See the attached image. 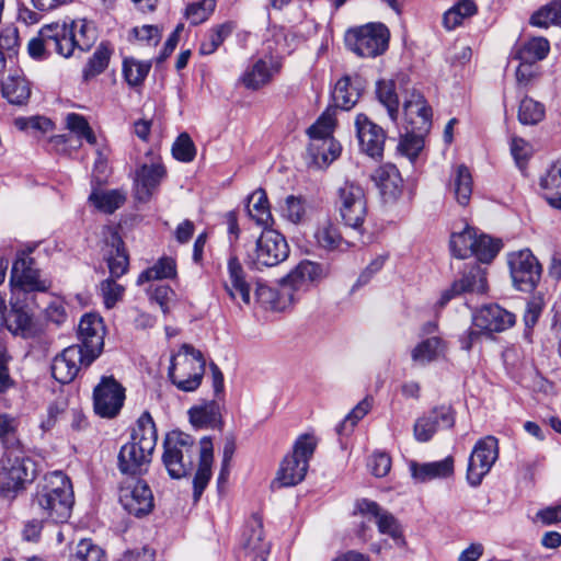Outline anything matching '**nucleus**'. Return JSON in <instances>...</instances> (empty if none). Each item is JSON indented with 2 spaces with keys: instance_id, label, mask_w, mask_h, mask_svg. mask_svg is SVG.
Here are the masks:
<instances>
[{
  "instance_id": "obj_37",
  "label": "nucleus",
  "mask_w": 561,
  "mask_h": 561,
  "mask_svg": "<svg viewBox=\"0 0 561 561\" xmlns=\"http://www.w3.org/2000/svg\"><path fill=\"white\" fill-rule=\"evenodd\" d=\"M448 191L459 205L467 206L469 204L472 194V176L466 165L461 164L456 168L450 176Z\"/></svg>"
},
{
  "instance_id": "obj_19",
  "label": "nucleus",
  "mask_w": 561,
  "mask_h": 561,
  "mask_svg": "<svg viewBox=\"0 0 561 561\" xmlns=\"http://www.w3.org/2000/svg\"><path fill=\"white\" fill-rule=\"evenodd\" d=\"M488 289L486 272L479 264H473L463 271L461 277L444 289L437 301L439 308L445 307L451 299L463 294H484Z\"/></svg>"
},
{
  "instance_id": "obj_43",
  "label": "nucleus",
  "mask_w": 561,
  "mask_h": 561,
  "mask_svg": "<svg viewBox=\"0 0 561 561\" xmlns=\"http://www.w3.org/2000/svg\"><path fill=\"white\" fill-rule=\"evenodd\" d=\"M478 11L473 0H460L444 13L443 25L446 30H454L461 25L466 19L471 18Z\"/></svg>"
},
{
  "instance_id": "obj_9",
  "label": "nucleus",
  "mask_w": 561,
  "mask_h": 561,
  "mask_svg": "<svg viewBox=\"0 0 561 561\" xmlns=\"http://www.w3.org/2000/svg\"><path fill=\"white\" fill-rule=\"evenodd\" d=\"M289 255V247L283 234L274 229H264L254 248L248 252L247 263L251 268L273 267Z\"/></svg>"
},
{
  "instance_id": "obj_64",
  "label": "nucleus",
  "mask_w": 561,
  "mask_h": 561,
  "mask_svg": "<svg viewBox=\"0 0 561 561\" xmlns=\"http://www.w3.org/2000/svg\"><path fill=\"white\" fill-rule=\"evenodd\" d=\"M16 46L18 33L15 30L0 35V72L5 69L7 59L12 61L13 56L16 54Z\"/></svg>"
},
{
  "instance_id": "obj_48",
  "label": "nucleus",
  "mask_w": 561,
  "mask_h": 561,
  "mask_svg": "<svg viewBox=\"0 0 561 561\" xmlns=\"http://www.w3.org/2000/svg\"><path fill=\"white\" fill-rule=\"evenodd\" d=\"M477 231L473 228H466L459 233H454L450 240V248L458 259H466L473 254Z\"/></svg>"
},
{
  "instance_id": "obj_22",
  "label": "nucleus",
  "mask_w": 561,
  "mask_h": 561,
  "mask_svg": "<svg viewBox=\"0 0 561 561\" xmlns=\"http://www.w3.org/2000/svg\"><path fill=\"white\" fill-rule=\"evenodd\" d=\"M104 324L94 313L84 314L78 327L79 344L88 353V362H93L101 354L104 345Z\"/></svg>"
},
{
  "instance_id": "obj_45",
  "label": "nucleus",
  "mask_w": 561,
  "mask_h": 561,
  "mask_svg": "<svg viewBox=\"0 0 561 561\" xmlns=\"http://www.w3.org/2000/svg\"><path fill=\"white\" fill-rule=\"evenodd\" d=\"M175 276H176L175 260L170 256H162L152 266L145 270L138 276L137 284L141 285L146 282L173 278Z\"/></svg>"
},
{
  "instance_id": "obj_28",
  "label": "nucleus",
  "mask_w": 561,
  "mask_h": 561,
  "mask_svg": "<svg viewBox=\"0 0 561 561\" xmlns=\"http://www.w3.org/2000/svg\"><path fill=\"white\" fill-rule=\"evenodd\" d=\"M279 69V61L273 57H270L268 59H257L244 71L241 77V81L247 89L259 90L267 84Z\"/></svg>"
},
{
  "instance_id": "obj_60",
  "label": "nucleus",
  "mask_w": 561,
  "mask_h": 561,
  "mask_svg": "<svg viewBox=\"0 0 561 561\" xmlns=\"http://www.w3.org/2000/svg\"><path fill=\"white\" fill-rule=\"evenodd\" d=\"M216 7L215 0H201L193 2L186 8V19L194 25L205 22L214 12Z\"/></svg>"
},
{
  "instance_id": "obj_35",
  "label": "nucleus",
  "mask_w": 561,
  "mask_h": 561,
  "mask_svg": "<svg viewBox=\"0 0 561 561\" xmlns=\"http://www.w3.org/2000/svg\"><path fill=\"white\" fill-rule=\"evenodd\" d=\"M412 477L419 482H425L436 478H446L454 472V459L448 456L443 460L419 465L411 462Z\"/></svg>"
},
{
  "instance_id": "obj_33",
  "label": "nucleus",
  "mask_w": 561,
  "mask_h": 561,
  "mask_svg": "<svg viewBox=\"0 0 561 561\" xmlns=\"http://www.w3.org/2000/svg\"><path fill=\"white\" fill-rule=\"evenodd\" d=\"M243 548L253 554V561H266L270 545L264 541L263 526L260 518L253 517L244 530Z\"/></svg>"
},
{
  "instance_id": "obj_21",
  "label": "nucleus",
  "mask_w": 561,
  "mask_h": 561,
  "mask_svg": "<svg viewBox=\"0 0 561 561\" xmlns=\"http://www.w3.org/2000/svg\"><path fill=\"white\" fill-rule=\"evenodd\" d=\"M119 502L129 514L137 517L148 514L153 507L151 490L147 483L138 479L122 484Z\"/></svg>"
},
{
  "instance_id": "obj_34",
  "label": "nucleus",
  "mask_w": 561,
  "mask_h": 561,
  "mask_svg": "<svg viewBox=\"0 0 561 561\" xmlns=\"http://www.w3.org/2000/svg\"><path fill=\"white\" fill-rule=\"evenodd\" d=\"M229 284L225 285V289L230 298L237 301L238 296L245 305L250 304V286L245 280L243 267L236 256H231L228 261Z\"/></svg>"
},
{
  "instance_id": "obj_44",
  "label": "nucleus",
  "mask_w": 561,
  "mask_h": 561,
  "mask_svg": "<svg viewBox=\"0 0 561 561\" xmlns=\"http://www.w3.org/2000/svg\"><path fill=\"white\" fill-rule=\"evenodd\" d=\"M550 44L545 37H534L523 43L517 50L516 58L519 61L536 64L547 57Z\"/></svg>"
},
{
  "instance_id": "obj_11",
  "label": "nucleus",
  "mask_w": 561,
  "mask_h": 561,
  "mask_svg": "<svg viewBox=\"0 0 561 561\" xmlns=\"http://www.w3.org/2000/svg\"><path fill=\"white\" fill-rule=\"evenodd\" d=\"M515 320L514 313L499 305L482 307L473 314V327L480 331L469 329L461 339V347L469 351L473 342L479 337L480 332L493 333L505 331L515 323Z\"/></svg>"
},
{
  "instance_id": "obj_50",
  "label": "nucleus",
  "mask_w": 561,
  "mask_h": 561,
  "mask_svg": "<svg viewBox=\"0 0 561 561\" xmlns=\"http://www.w3.org/2000/svg\"><path fill=\"white\" fill-rule=\"evenodd\" d=\"M545 105L531 98L525 96L519 104L518 121L523 125H537L545 118Z\"/></svg>"
},
{
  "instance_id": "obj_38",
  "label": "nucleus",
  "mask_w": 561,
  "mask_h": 561,
  "mask_svg": "<svg viewBox=\"0 0 561 561\" xmlns=\"http://www.w3.org/2000/svg\"><path fill=\"white\" fill-rule=\"evenodd\" d=\"M445 348V342L439 336H430L413 347L411 357L415 365L425 366L438 359Z\"/></svg>"
},
{
  "instance_id": "obj_17",
  "label": "nucleus",
  "mask_w": 561,
  "mask_h": 561,
  "mask_svg": "<svg viewBox=\"0 0 561 561\" xmlns=\"http://www.w3.org/2000/svg\"><path fill=\"white\" fill-rule=\"evenodd\" d=\"M125 389L112 376L102 377L93 391L94 411L102 417H114L122 409Z\"/></svg>"
},
{
  "instance_id": "obj_25",
  "label": "nucleus",
  "mask_w": 561,
  "mask_h": 561,
  "mask_svg": "<svg viewBox=\"0 0 561 561\" xmlns=\"http://www.w3.org/2000/svg\"><path fill=\"white\" fill-rule=\"evenodd\" d=\"M357 508L363 515L369 516V520L374 519L380 534L388 535L398 545L404 543L401 526L391 513L366 499L358 502Z\"/></svg>"
},
{
  "instance_id": "obj_46",
  "label": "nucleus",
  "mask_w": 561,
  "mask_h": 561,
  "mask_svg": "<svg viewBox=\"0 0 561 561\" xmlns=\"http://www.w3.org/2000/svg\"><path fill=\"white\" fill-rule=\"evenodd\" d=\"M396 89V83L392 80H380L376 87L377 99L386 107L392 122L397 121L399 113V99Z\"/></svg>"
},
{
  "instance_id": "obj_13",
  "label": "nucleus",
  "mask_w": 561,
  "mask_h": 561,
  "mask_svg": "<svg viewBox=\"0 0 561 561\" xmlns=\"http://www.w3.org/2000/svg\"><path fill=\"white\" fill-rule=\"evenodd\" d=\"M11 309L5 316L4 324L14 335L30 337L34 333L33 312L36 307L35 296H26L15 289L10 299Z\"/></svg>"
},
{
  "instance_id": "obj_58",
  "label": "nucleus",
  "mask_w": 561,
  "mask_h": 561,
  "mask_svg": "<svg viewBox=\"0 0 561 561\" xmlns=\"http://www.w3.org/2000/svg\"><path fill=\"white\" fill-rule=\"evenodd\" d=\"M70 561H105V554L91 539H82L78 542Z\"/></svg>"
},
{
  "instance_id": "obj_2",
  "label": "nucleus",
  "mask_w": 561,
  "mask_h": 561,
  "mask_svg": "<svg viewBox=\"0 0 561 561\" xmlns=\"http://www.w3.org/2000/svg\"><path fill=\"white\" fill-rule=\"evenodd\" d=\"M323 268L319 263L311 261L300 262L279 284V289H274L264 284H257L255 298L265 309L284 311L297 299V294L306 291L310 284L321 278Z\"/></svg>"
},
{
  "instance_id": "obj_8",
  "label": "nucleus",
  "mask_w": 561,
  "mask_h": 561,
  "mask_svg": "<svg viewBox=\"0 0 561 561\" xmlns=\"http://www.w3.org/2000/svg\"><path fill=\"white\" fill-rule=\"evenodd\" d=\"M333 128L334 113L327 110L307 130L310 138L308 154L319 168L327 165L340 156L341 147L332 137Z\"/></svg>"
},
{
  "instance_id": "obj_52",
  "label": "nucleus",
  "mask_w": 561,
  "mask_h": 561,
  "mask_svg": "<svg viewBox=\"0 0 561 561\" xmlns=\"http://www.w3.org/2000/svg\"><path fill=\"white\" fill-rule=\"evenodd\" d=\"M407 133L400 139L398 150L410 160H414L424 147V135L426 133L413 131L405 127Z\"/></svg>"
},
{
  "instance_id": "obj_56",
  "label": "nucleus",
  "mask_w": 561,
  "mask_h": 561,
  "mask_svg": "<svg viewBox=\"0 0 561 561\" xmlns=\"http://www.w3.org/2000/svg\"><path fill=\"white\" fill-rule=\"evenodd\" d=\"M477 244L474 245L473 254L480 262L489 263L491 262L501 248V242L499 240H494L485 234H477L476 236Z\"/></svg>"
},
{
  "instance_id": "obj_61",
  "label": "nucleus",
  "mask_w": 561,
  "mask_h": 561,
  "mask_svg": "<svg viewBox=\"0 0 561 561\" xmlns=\"http://www.w3.org/2000/svg\"><path fill=\"white\" fill-rule=\"evenodd\" d=\"M284 218L293 224H299L306 215L305 201L301 197L289 195L280 207Z\"/></svg>"
},
{
  "instance_id": "obj_53",
  "label": "nucleus",
  "mask_w": 561,
  "mask_h": 561,
  "mask_svg": "<svg viewBox=\"0 0 561 561\" xmlns=\"http://www.w3.org/2000/svg\"><path fill=\"white\" fill-rule=\"evenodd\" d=\"M76 39L77 48L81 51L88 50L95 41L93 26L85 20L73 21L68 26Z\"/></svg>"
},
{
  "instance_id": "obj_32",
  "label": "nucleus",
  "mask_w": 561,
  "mask_h": 561,
  "mask_svg": "<svg viewBox=\"0 0 561 561\" xmlns=\"http://www.w3.org/2000/svg\"><path fill=\"white\" fill-rule=\"evenodd\" d=\"M539 186L547 203L553 208L561 209V157L540 176Z\"/></svg>"
},
{
  "instance_id": "obj_55",
  "label": "nucleus",
  "mask_w": 561,
  "mask_h": 561,
  "mask_svg": "<svg viewBox=\"0 0 561 561\" xmlns=\"http://www.w3.org/2000/svg\"><path fill=\"white\" fill-rule=\"evenodd\" d=\"M67 128L80 139H85L90 145L96 144V137L84 116L70 113L66 117Z\"/></svg>"
},
{
  "instance_id": "obj_62",
  "label": "nucleus",
  "mask_w": 561,
  "mask_h": 561,
  "mask_svg": "<svg viewBox=\"0 0 561 561\" xmlns=\"http://www.w3.org/2000/svg\"><path fill=\"white\" fill-rule=\"evenodd\" d=\"M173 157L182 162H191L196 156V148L188 134H181L172 146Z\"/></svg>"
},
{
  "instance_id": "obj_10",
  "label": "nucleus",
  "mask_w": 561,
  "mask_h": 561,
  "mask_svg": "<svg viewBox=\"0 0 561 561\" xmlns=\"http://www.w3.org/2000/svg\"><path fill=\"white\" fill-rule=\"evenodd\" d=\"M389 31L381 23H368L345 34L346 46L360 57H376L383 54L388 47Z\"/></svg>"
},
{
  "instance_id": "obj_49",
  "label": "nucleus",
  "mask_w": 561,
  "mask_h": 561,
  "mask_svg": "<svg viewBox=\"0 0 561 561\" xmlns=\"http://www.w3.org/2000/svg\"><path fill=\"white\" fill-rule=\"evenodd\" d=\"M530 24L548 27L551 24L561 25V0H553L541 7L530 16Z\"/></svg>"
},
{
  "instance_id": "obj_57",
  "label": "nucleus",
  "mask_w": 561,
  "mask_h": 561,
  "mask_svg": "<svg viewBox=\"0 0 561 561\" xmlns=\"http://www.w3.org/2000/svg\"><path fill=\"white\" fill-rule=\"evenodd\" d=\"M371 409V399H363L337 425L336 432L340 435L348 434L354 426L362 420Z\"/></svg>"
},
{
  "instance_id": "obj_20",
  "label": "nucleus",
  "mask_w": 561,
  "mask_h": 561,
  "mask_svg": "<svg viewBox=\"0 0 561 561\" xmlns=\"http://www.w3.org/2000/svg\"><path fill=\"white\" fill-rule=\"evenodd\" d=\"M88 353L80 345H70L58 354L51 364V375L60 383L71 382L82 367H88Z\"/></svg>"
},
{
  "instance_id": "obj_31",
  "label": "nucleus",
  "mask_w": 561,
  "mask_h": 561,
  "mask_svg": "<svg viewBox=\"0 0 561 561\" xmlns=\"http://www.w3.org/2000/svg\"><path fill=\"white\" fill-rule=\"evenodd\" d=\"M190 421L198 428H221L222 416L217 401H206L188 410Z\"/></svg>"
},
{
  "instance_id": "obj_4",
  "label": "nucleus",
  "mask_w": 561,
  "mask_h": 561,
  "mask_svg": "<svg viewBox=\"0 0 561 561\" xmlns=\"http://www.w3.org/2000/svg\"><path fill=\"white\" fill-rule=\"evenodd\" d=\"M73 503L71 481L61 471H55L49 476L47 484L37 492L34 500L43 515L54 523L67 522Z\"/></svg>"
},
{
  "instance_id": "obj_51",
  "label": "nucleus",
  "mask_w": 561,
  "mask_h": 561,
  "mask_svg": "<svg viewBox=\"0 0 561 561\" xmlns=\"http://www.w3.org/2000/svg\"><path fill=\"white\" fill-rule=\"evenodd\" d=\"M233 25L230 22L220 24L208 33L207 37L201 43L199 53L202 55H210L224 43L231 34Z\"/></svg>"
},
{
  "instance_id": "obj_15",
  "label": "nucleus",
  "mask_w": 561,
  "mask_h": 561,
  "mask_svg": "<svg viewBox=\"0 0 561 561\" xmlns=\"http://www.w3.org/2000/svg\"><path fill=\"white\" fill-rule=\"evenodd\" d=\"M499 458V442L494 436L479 439L469 457L467 480L470 485L478 486Z\"/></svg>"
},
{
  "instance_id": "obj_36",
  "label": "nucleus",
  "mask_w": 561,
  "mask_h": 561,
  "mask_svg": "<svg viewBox=\"0 0 561 561\" xmlns=\"http://www.w3.org/2000/svg\"><path fill=\"white\" fill-rule=\"evenodd\" d=\"M105 255L111 277L118 278L127 272L129 259L124 242L117 233L111 236Z\"/></svg>"
},
{
  "instance_id": "obj_12",
  "label": "nucleus",
  "mask_w": 561,
  "mask_h": 561,
  "mask_svg": "<svg viewBox=\"0 0 561 561\" xmlns=\"http://www.w3.org/2000/svg\"><path fill=\"white\" fill-rule=\"evenodd\" d=\"M336 207L345 226L360 230L367 215V203L359 185L345 182L337 191Z\"/></svg>"
},
{
  "instance_id": "obj_6",
  "label": "nucleus",
  "mask_w": 561,
  "mask_h": 561,
  "mask_svg": "<svg viewBox=\"0 0 561 561\" xmlns=\"http://www.w3.org/2000/svg\"><path fill=\"white\" fill-rule=\"evenodd\" d=\"M205 359L198 350L183 344L171 358L169 378L178 389L190 392L196 390L203 379Z\"/></svg>"
},
{
  "instance_id": "obj_7",
  "label": "nucleus",
  "mask_w": 561,
  "mask_h": 561,
  "mask_svg": "<svg viewBox=\"0 0 561 561\" xmlns=\"http://www.w3.org/2000/svg\"><path fill=\"white\" fill-rule=\"evenodd\" d=\"M31 459L24 447H16L12 440L5 442V450L0 458V495L9 497L21 490L30 480Z\"/></svg>"
},
{
  "instance_id": "obj_26",
  "label": "nucleus",
  "mask_w": 561,
  "mask_h": 561,
  "mask_svg": "<svg viewBox=\"0 0 561 561\" xmlns=\"http://www.w3.org/2000/svg\"><path fill=\"white\" fill-rule=\"evenodd\" d=\"M371 180L385 202H393L399 198L402 193L403 180L396 165L387 163L379 167L371 175Z\"/></svg>"
},
{
  "instance_id": "obj_27",
  "label": "nucleus",
  "mask_w": 561,
  "mask_h": 561,
  "mask_svg": "<svg viewBox=\"0 0 561 561\" xmlns=\"http://www.w3.org/2000/svg\"><path fill=\"white\" fill-rule=\"evenodd\" d=\"M164 174L165 169L160 161L144 163L136 173V198L140 202L149 201Z\"/></svg>"
},
{
  "instance_id": "obj_40",
  "label": "nucleus",
  "mask_w": 561,
  "mask_h": 561,
  "mask_svg": "<svg viewBox=\"0 0 561 561\" xmlns=\"http://www.w3.org/2000/svg\"><path fill=\"white\" fill-rule=\"evenodd\" d=\"M247 211L249 217L259 226L267 228L273 224L268 199L265 191L262 188L254 191L249 196Z\"/></svg>"
},
{
  "instance_id": "obj_41",
  "label": "nucleus",
  "mask_w": 561,
  "mask_h": 561,
  "mask_svg": "<svg viewBox=\"0 0 561 561\" xmlns=\"http://www.w3.org/2000/svg\"><path fill=\"white\" fill-rule=\"evenodd\" d=\"M2 95L15 105H23L31 96L30 82L20 75H10L2 82Z\"/></svg>"
},
{
  "instance_id": "obj_63",
  "label": "nucleus",
  "mask_w": 561,
  "mask_h": 561,
  "mask_svg": "<svg viewBox=\"0 0 561 561\" xmlns=\"http://www.w3.org/2000/svg\"><path fill=\"white\" fill-rule=\"evenodd\" d=\"M427 420H431L436 431L440 428H451L455 424V415L453 409L448 405H440L432 409L423 414Z\"/></svg>"
},
{
  "instance_id": "obj_5",
  "label": "nucleus",
  "mask_w": 561,
  "mask_h": 561,
  "mask_svg": "<svg viewBox=\"0 0 561 561\" xmlns=\"http://www.w3.org/2000/svg\"><path fill=\"white\" fill-rule=\"evenodd\" d=\"M316 447L314 436L300 435L294 444L293 453L283 459L272 486H294L300 483L307 474L309 460L312 458Z\"/></svg>"
},
{
  "instance_id": "obj_30",
  "label": "nucleus",
  "mask_w": 561,
  "mask_h": 561,
  "mask_svg": "<svg viewBox=\"0 0 561 561\" xmlns=\"http://www.w3.org/2000/svg\"><path fill=\"white\" fill-rule=\"evenodd\" d=\"M313 240L319 249L327 252H343L353 245L352 242L341 236L339 227L329 219L318 224L313 233Z\"/></svg>"
},
{
  "instance_id": "obj_23",
  "label": "nucleus",
  "mask_w": 561,
  "mask_h": 561,
  "mask_svg": "<svg viewBox=\"0 0 561 561\" xmlns=\"http://www.w3.org/2000/svg\"><path fill=\"white\" fill-rule=\"evenodd\" d=\"M403 116L405 127L413 131L427 133L431 127L432 111L424 96L414 88L404 91Z\"/></svg>"
},
{
  "instance_id": "obj_47",
  "label": "nucleus",
  "mask_w": 561,
  "mask_h": 561,
  "mask_svg": "<svg viewBox=\"0 0 561 561\" xmlns=\"http://www.w3.org/2000/svg\"><path fill=\"white\" fill-rule=\"evenodd\" d=\"M150 69V61H140L133 57H127L123 61V75L125 81L131 88L141 85Z\"/></svg>"
},
{
  "instance_id": "obj_54",
  "label": "nucleus",
  "mask_w": 561,
  "mask_h": 561,
  "mask_svg": "<svg viewBox=\"0 0 561 561\" xmlns=\"http://www.w3.org/2000/svg\"><path fill=\"white\" fill-rule=\"evenodd\" d=\"M112 55V48L107 43H101L95 49L92 57L89 60L87 68L84 69L85 78L95 77L102 73L110 61Z\"/></svg>"
},
{
  "instance_id": "obj_16",
  "label": "nucleus",
  "mask_w": 561,
  "mask_h": 561,
  "mask_svg": "<svg viewBox=\"0 0 561 561\" xmlns=\"http://www.w3.org/2000/svg\"><path fill=\"white\" fill-rule=\"evenodd\" d=\"M11 294L15 289H21L26 296H35L34 294L45 293L51 287V282L42 278L39 270L35 267L34 259L30 256H21L15 260L11 271Z\"/></svg>"
},
{
  "instance_id": "obj_24",
  "label": "nucleus",
  "mask_w": 561,
  "mask_h": 561,
  "mask_svg": "<svg viewBox=\"0 0 561 561\" xmlns=\"http://www.w3.org/2000/svg\"><path fill=\"white\" fill-rule=\"evenodd\" d=\"M355 126L362 151L371 158L381 157L386 141L385 130L365 114L356 116Z\"/></svg>"
},
{
  "instance_id": "obj_14",
  "label": "nucleus",
  "mask_w": 561,
  "mask_h": 561,
  "mask_svg": "<svg viewBox=\"0 0 561 561\" xmlns=\"http://www.w3.org/2000/svg\"><path fill=\"white\" fill-rule=\"evenodd\" d=\"M510 272L514 286L525 293H530L541 277V265L530 250L514 252L508 256Z\"/></svg>"
},
{
  "instance_id": "obj_59",
  "label": "nucleus",
  "mask_w": 561,
  "mask_h": 561,
  "mask_svg": "<svg viewBox=\"0 0 561 561\" xmlns=\"http://www.w3.org/2000/svg\"><path fill=\"white\" fill-rule=\"evenodd\" d=\"M128 39L142 45L156 46L161 39V30L156 25L135 26L129 31Z\"/></svg>"
},
{
  "instance_id": "obj_18",
  "label": "nucleus",
  "mask_w": 561,
  "mask_h": 561,
  "mask_svg": "<svg viewBox=\"0 0 561 561\" xmlns=\"http://www.w3.org/2000/svg\"><path fill=\"white\" fill-rule=\"evenodd\" d=\"M488 289L486 272L479 264H473L463 271L461 277L444 289L437 301L439 308L445 307L451 299L463 294H484Z\"/></svg>"
},
{
  "instance_id": "obj_42",
  "label": "nucleus",
  "mask_w": 561,
  "mask_h": 561,
  "mask_svg": "<svg viewBox=\"0 0 561 561\" xmlns=\"http://www.w3.org/2000/svg\"><path fill=\"white\" fill-rule=\"evenodd\" d=\"M89 201L93 206L105 214H113L126 201V193L122 190H94Z\"/></svg>"
},
{
  "instance_id": "obj_3",
  "label": "nucleus",
  "mask_w": 561,
  "mask_h": 561,
  "mask_svg": "<svg viewBox=\"0 0 561 561\" xmlns=\"http://www.w3.org/2000/svg\"><path fill=\"white\" fill-rule=\"evenodd\" d=\"M157 430L149 412L137 420L130 440L121 447L118 469L123 474L141 476L148 471L157 445Z\"/></svg>"
},
{
  "instance_id": "obj_1",
  "label": "nucleus",
  "mask_w": 561,
  "mask_h": 561,
  "mask_svg": "<svg viewBox=\"0 0 561 561\" xmlns=\"http://www.w3.org/2000/svg\"><path fill=\"white\" fill-rule=\"evenodd\" d=\"M162 461L173 479L185 477L193 469L194 456L199 453L198 468L193 480L194 500L198 501L211 478L214 446L209 436L199 440L198 448L194 438L181 431H171L163 442Z\"/></svg>"
},
{
  "instance_id": "obj_39",
  "label": "nucleus",
  "mask_w": 561,
  "mask_h": 561,
  "mask_svg": "<svg viewBox=\"0 0 561 561\" xmlns=\"http://www.w3.org/2000/svg\"><path fill=\"white\" fill-rule=\"evenodd\" d=\"M360 95V83L356 79L354 82L348 76L341 78L334 87L332 98L336 107L348 111L358 101Z\"/></svg>"
},
{
  "instance_id": "obj_29",
  "label": "nucleus",
  "mask_w": 561,
  "mask_h": 561,
  "mask_svg": "<svg viewBox=\"0 0 561 561\" xmlns=\"http://www.w3.org/2000/svg\"><path fill=\"white\" fill-rule=\"evenodd\" d=\"M44 36L48 39V53L70 57L77 48L76 39L66 24H49L44 26Z\"/></svg>"
}]
</instances>
